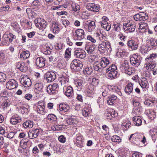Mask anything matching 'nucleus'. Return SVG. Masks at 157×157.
<instances>
[{"instance_id":"nucleus-30","label":"nucleus","mask_w":157,"mask_h":157,"mask_svg":"<svg viewBox=\"0 0 157 157\" xmlns=\"http://www.w3.org/2000/svg\"><path fill=\"white\" fill-rule=\"evenodd\" d=\"M139 84L142 88H145L147 86L148 81L145 78H142L140 79Z\"/></svg>"},{"instance_id":"nucleus-16","label":"nucleus","mask_w":157,"mask_h":157,"mask_svg":"<svg viewBox=\"0 0 157 157\" xmlns=\"http://www.w3.org/2000/svg\"><path fill=\"white\" fill-rule=\"evenodd\" d=\"M84 28L89 32H91L95 28V24L93 21H91L88 24H85Z\"/></svg>"},{"instance_id":"nucleus-19","label":"nucleus","mask_w":157,"mask_h":157,"mask_svg":"<svg viewBox=\"0 0 157 157\" xmlns=\"http://www.w3.org/2000/svg\"><path fill=\"white\" fill-rule=\"evenodd\" d=\"M67 123L70 125H75L78 122V119L74 116H71L66 121Z\"/></svg>"},{"instance_id":"nucleus-20","label":"nucleus","mask_w":157,"mask_h":157,"mask_svg":"<svg viewBox=\"0 0 157 157\" xmlns=\"http://www.w3.org/2000/svg\"><path fill=\"white\" fill-rule=\"evenodd\" d=\"M69 76L65 74L60 77L59 80L62 85H65L69 82Z\"/></svg>"},{"instance_id":"nucleus-58","label":"nucleus","mask_w":157,"mask_h":157,"mask_svg":"<svg viewBox=\"0 0 157 157\" xmlns=\"http://www.w3.org/2000/svg\"><path fill=\"white\" fill-rule=\"evenodd\" d=\"M82 112L83 115L86 117H87L90 113L89 109L85 108L83 109Z\"/></svg>"},{"instance_id":"nucleus-28","label":"nucleus","mask_w":157,"mask_h":157,"mask_svg":"<svg viewBox=\"0 0 157 157\" xmlns=\"http://www.w3.org/2000/svg\"><path fill=\"white\" fill-rule=\"evenodd\" d=\"M134 124L137 126H139L142 124L141 118L138 116H136L133 117L132 119Z\"/></svg>"},{"instance_id":"nucleus-35","label":"nucleus","mask_w":157,"mask_h":157,"mask_svg":"<svg viewBox=\"0 0 157 157\" xmlns=\"http://www.w3.org/2000/svg\"><path fill=\"white\" fill-rule=\"evenodd\" d=\"M22 125L23 127L25 128H31L33 126V121L29 120L24 122Z\"/></svg>"},{"instance_id":"nucleus-59","label":"nucleus","mask_w":157,"mask_h":157,"mask_svg":"<svg viewBox=\"0 0 157 157\" xmlns=\"http://www.w3.org/2000/svg\"><path fill=\"white\" fill-rule=\"evenodd\" d=\"M99 80L98 79L96 78H92L91 84L94 86H96L99 83Z\"/></svg>"},{"instance_id":"nucleus-42","label":"nucleus","mask_w":157,"mask_h":157,"mask_svg":"<svg viewBox=\"0 0 157 157\" xmlns=\"http://www.w3.org/2000/svg\"><path fill=\"white\" fill-rule=\"evenodd\" d=\"M31 131H33L32 132L35 135L36 138L38 137L39 135H40L42 132V130L40 128L33 129L31 130Z\"/></svg>"},{"instance_id":"nucleus-54","label":"nucleus","mask_w":157,"mask_h":157,"mask_svg":"<svg viewBox=\"0 0 157 157\" xmlns=\"http://www.w3.org/2000/svg\"><path fill=\"white\" fill-rule=\"evenodd\" d=\"M3 36H5L6 37L7 36V37L8 38L9 36L10 37V38L9 39V40L10 42H12L13 39H15L16 38L15 36L13 35V34L10 33L8 35H7L6 34H4Z\"/></svg>"},{"instance_id":"nucleus-34","label":"nucleus","mask_w":157,"mask_h":157,"mask_svg":"<svg viewBox=\"0 0 157 157\" xmlns=\"http://www.w3.org/2000/svg\"><path fill=\"white\" fill-rule=\"evenodd\" d=\"M150 134L154 142H155L157 137V129H154L150 131Z\"/></svg>"},{"instance_id":"nucleus-23","label":"nucleus","mask_w":157,"mask_h":157,"mask_svg":"<svg viewBox=\"0 0 157 157\" xmlns=\"http://www.w3.org/2000/svg\"><path fill=\"white\" fill-rule=\"evenodd\" d=\"M21 121V119L20 117L13 116L10 119V122L12 124L15 125Z\"/></svg>"},{"instance_id":"nucleus-47","label":"nucleus","mask_w":157,"mask_h":157,"mask_svg":"<svg viewBox=\"0 0 157 157\" xmlns=\"http://www.w3.org/2000/svg\"><path fill=\"white\" fill-rule=\"evenodd\" d=\"M40 21L38 22V24L40 28L42 27V28H45L46 27V21L43 18H40Z\"/></svg>"},{"instance_id":"nucleus-43","label":"nucleus","mask_w":157,"mask_h":157,"mask_svg":"<svg viewBox=\"0 0 157 157\" xmlns=\"http://www.w3.org/2000/svg\"><path fill=\"white\" fill-rule=\"evenodd\" d=\"M53 25H54L53 29V33H58L59 31V25L56 22H53L52 23Z\"/></svg>"},{"instance_id":"nucleus-27","label":"nucleus","mask_w":157,"mask_h":157,"mask_svg":"<svg viewBox=\"0 0 157 157\" xmlns=\"http://www.w3.org/2000/svg\"><path fill=\"white\" fill-rule=\"evenodd\" d=\"M145 64V67L147 70H148L149 68L153 69L155 67V61H150L149 62H146Z\"/></svg>"},{"instance_id":"nucleus-24","label":"nucleus","mask_w":157,"mask_h":157,"mask_svg":"<svg viewBox=\"0 0 157 157\" xmlns=\"http://www.w3.org/2000/svg\"><path fill=\"white\" fill-rule=\"evenodd\" d=\"M20 52L21 54L20 57L21 59H26L28 58L30 56V52L28 51L21 50Z\"/></svg>"},{"instance_id":"nucleus-14","label":"nucleus","mask_w":157,"mask_h":157,"mask_svg":"<svg viewBox=\"0 0 157 157\" xmlns=\"http://www.w3.org/2000/svg\"><path fill=\"white\" fill-rule=\"evenodd\" d=\"M88 10L90 11L98 12L100 8L99 5L94 3H89L86 6Z\"/></svg>"},{"instance_id":"nucleus-38","label":"nucleus","mask_w":157,"mask_h":157,"mask_svg":"<svg viewBox=\"0 0 157 157\" xmlns=\"http://www.w3.org/2000/svg\"><path fill=\"white\" fill-rule=\"evenodd\" d=\"M52 129L54 131H60L63 128V125L61 124H55L52 127Z\"/></svg>"},{"instance_id":"nucleus-2","label":"nucleus","mask_w":157,"mask_h":157,"mask_svg":"<svg viewBox=\"0 0 157 157\" xmlns=\"http://www.w3.org/2000/svg\"><path fill=\"white\" fill-rule=\"evenodd\" d=\"M132 102L134 107L132 112V114L136 115V116L140 115L142 111V108L140 103L135 99L132 100Z\"/></svg>"},{"instance_id":"nucleus-46","label":"nucleus","mask_w":157,"mask_h":157,"mask_svg":"<svg viewBox=\"0 0 157 157\" xmlns=\"http://www.w3.org/2000/svg\"><path fill=\"white\" fill-rule=\"evenodd\" d=\"M117 70L111 72L108 74V76L109 78L113 79L116 77L117 74Z\"/></svg>"},{"instance_id":"nucleus-63","label":"nucleus","mask_w":157,"mask_h":157,"mask_svg":"<svg viewBox=\"0 0 157 157\" xmlns=\"http://www.w3.org/2000/svg\"><path fill=\"white\" fill-rule=\"evenodd\" d=\"M142 154L140 152L136 151L132 154V157H142Z\"/></svg>"},{"instance_id":"nucleus-4","label":"nucleus","mask_w":157,"mask_h":157,"mask_svg":"<svg viewBox=\"0 0 157 157\" xmlns=\"http://www.w3.org/2000/svg\"><path fill=\"white\" fill-rule=\"evenodd\" d=\"M82 67L83 64L82 63L77 59L73 60L70 64V67L71 69L75 71H80Z\"/></svg>"},{"instance_id":"nucleus-10","label":"nucleus","mask_w":157,"mask_h":157,"mask_svg":"<svg viewBox=\"0 0 157 157\" xmlns=\"http://www.w3.org/2000/svg\"><path fill=\"white\" fill-rule=\"evenodd\" d=\"M44 77L48 82H50L53 81L56 78L55 73L52 71H48L44 75Z\"/></svg>"},{"instance_id":"nucleus-37","label":"nucleus","mask_w":157,"mask_h":157,"mask_svg":"<svg viewBox=\"0 0 157 157\" xmlns=\"http://www.w3.org/2000/svg\"><path fill=\"white\" fill-rule=\"evenodd\" d=\"M85 48L87 52L90 54H93L94 50V47L93 46L86 45Z\"/></svg>"},{"instance_id":"nucleus-8","label":"nucleus","mask_w":157,"mask_h":157,"mask_svg":"<svg viewBox=\"0 0 157 157\" xmlns=\"http://www.w3.org/2000/svg\"><path fill=\"white\" fill-rule=\"evenodd\" d=\"M74 39L78 40H81L84 38L85 33L83 29H76L74 33Z\"/></svg>"},{"instance_id":"nucleus-36","label":"nucleus","mask_w":157,"mask_h":157,"mask_svg":"<svg viewBox=\"0 0 157 157\" xmlns=\"http://www.w3.org/2000/svg\"><path fill=\"white\" fill-rule=\"evenodd\" d=\"M101 44L104 45V47L107 51L111 48L110 43L107 39H103Z\"/></svg>"},{"instance_id":"nucleus-7","label":"nucleus","mask_w":157,"mask_h":157,"mask_svg":"<svg viewBox=\"0 0 157 157\" xmlns=\"http://www.w3.org/2000/svg\"><path fill=\"white\" fill-rule=\"evenodd\" d=\"M134 19L137 21H144L148 18V15L144 12H140L133 16Z\"/></svg>"},{"instance_id":"nucleus-13","label":"nucleus","mask_w":157,"mask_h":157,"mask_svg":"<svg viewBox=\"0 0 157 157\" xmlns=\"http://www.w3.org/2000/svg\"><path fill=\"white\" fill-rule=\"evenodd\" d=\"M20 82L21 83L26 87H29L32 85L30 79L27 75L22 77Z\"/></svg>"},{"instance_id":"nucleus-15","label":"nucleus","mask_w":157,"mask_h":157,"mask_svg":"<svg viewBox=\"0 0 157 157\" xmlns=\"http://www.w3.org/2000/svg\"><path fill=\"white\" fill-rule=\"evenodd\" d=\"M46 59L43 57H40L37 58L36 61V64L37 67L39 68H42L45 65V61Z\"/></svg>"},{"instance_id":"nucleus-17","label":"nucleus","mask_w":157,"mask_h":157,"mask_svg":"<svg viewBox=\"0 0 157 157\" xmlns=\"http://www.w3.org/2000/svg\"><path fill=\"white\" fill-rule=\"evenodd\" d=\"M127 45L128 48L132 50H136L138 47V43L132 40H131L128 41Z\"/></svg>"},{"instance_id":"nucleus-41","label":"nucleus","mask_w":157,"mask_h":157,"mask_svg":"<svg viewBox=\"0 0 157 157\" xmlns=\"http://www.w3.org/2000/svg\"><path fill=\"white\" fill-rule=\"evenodd\" d=\"M157 57L156 53H152L149 56H147L145 59L146 61L149 62L150 61H153V60Z\"/></svg>"},{"instance_id":"nucleus-21","label":"nucleus","mask_w":157,"mask_h":157,"mask_svg":"<svg viewBox=\"0 0 157 157\" xmlns=\"http://www.w3.org/2000/svg\"><path fill=\"white\" fill-rule=\"evenodd\" d=\"M59 109L61 112L60 113H63L68 111L70 109V107L66 104H61L59 106Z\"/></svg>"},{"instance_id":"nucleus-56","label":"nucleus","mask_w":157,"mask_h":157,"mask_svg":"<svg viewBox=\"0 0 157 157\" xmlns=\"http://www.w3.org/2000/svg\"><path fill=\"white\" fill-rule=\"evenodd\" d=\"M98 50L100 52L102 53L105 52L107 51L104 47V45L101 43L99 44L98 46Z\"/></svg>"},{"instance_id":"nucleus-5","label":"nucleus","mask_w":157,"mask_h":157,"mask_svg":"<svg viewBox=\"0 0 157 157\" xmlns=\"http://www.w3.org/2000/svg\"><path fill=\"white\" fill-rule=\"evenodd\" d=\"M59 88V85L57 83L49 85L47 87V91L50 95L55 94H57Z\"/></svg>"},{"instance_id":"nucleus-22","label":"nucleus","mask_w":157,"mask_h":157,"mask_svg":"<svg viewBox=\"0 0 157 157\" xmlns=\"http://www.w3.org/2000/svg\"><path fill=\"white\" fill-rule=\"evenodd\" d=\"M133 84L132 83L130 82L128 83L126 86L124 91L125 92L129 94L132 93L133 91Z\"/></svg>"},{"instance_id":"nucleus-64","label":"nucleus","mask_w":157,"mask_h":157,"mask_svg":"<svg viewBox=\"0 0 157 157\" xmlns=\"http://www.w3.org/2000/svg\"><path fill=\"white\" fill-rule=\"evenodd\" d=\"M31 130H30L28 133V135L30 139H33L36 138L35 135L33 133Z\"/></svg>"},{"instance_id":"nucleus-29","label":"nucleus","mask_w":157,"mask_h":157,"mask_svg":"<svg viewBox=\"0 0 157 157\" xmlns=\"http://www.w3.org/2000/svg\"><path fill=\"white\" fill-rule=\"evenodd\" d=\"M94 68L95 71L99 72H101L103 71V68L100 63H98L97 62H95L94 64Z\"/></svg>"},{"instance_id":"nucleus-26","label":"nucleus","mask_w":157,"mask_h":157,"mask_svg":"<svg viewBox=\"0 0 157 157\" xmlns=\"http://www.w3.org/2000/svg\"><path fill=\"white\" fill-rule=\"evenodd\" d=\"M147 44L152 47L157 46V40L153 38H150L147 40Z\"/></svg>"},{"instance_id":"nucleus-49","label":"nucleus","mask_w":157,"mask_h":157,"mask_svg":"<svg viewBox=\"0 0 157 157\" xmlns=\"http://www.w3.org/2000/svg\"><path fill=\"white\" fill-rule=\"evenodd\" d=\"M75 84L78 88V90H80L83 87V86L82 85V81L80 80H78L75 82Z\"/></svg>"},{"instance_id":"nucleus-9","label":"nucleus","mask_w":157,"mask_h":157,"mask_svg":"<svg viewBox=\"0 0 157 157\" xmlns=\"http://www.w3.org/2000/svg\"><path fill=\"white\" fill-rule=\"evenodd\" d=\"M131 63L133 66H138L141 61V57L139 55H133L130 58Z\"/></svg>"},{"instance_id":"nucleus-31","label":"nucleus","mask_w":157,"mask_h":157,"mask_svg":"<svg viewBox=\"0 0 157 157\" xmlns=\"http://www.w3.org/2000/svg\"><path fill=\"white\" fill-rule=\"evenodd\" d=\"M112 91L117 94L119 96H121L122 94L121 91V87L120 86H111Z\"/></svg>"},{"instance_id":"nucleus-32","label":"nucleus","mask_w":157,"mask_h":157,"mask_svg":"<svg viewBox=\"0 0 157 157\" xmlns=\"http://www.w3.org/2000/svg\"><path fill=\"white\" fill-rule=\"evenodd\" d=\"M102 67L103 68L106 67L109 63V61L106 58L102 57L100 62Z\"/></svg>"},{"instance_id":"nucleus-60","label":"nucleus","mask_w":157,"mask_h":157,"mask_svg":"<svg viewBox=\"0 0 157 157\" xmlns=\"http://www.w3.org/2000/svg\"><path fill=\"white\" fill-rule=\"evenodd\" d=\"M71 49L68 48H67L65 52V57L69 58L71 56Z\"/></svg>"},{"instance_id":"nucleus-25","label":"nucleus","mask_w":157,"mask_h":157,"mask_svg":"<svg viewBox=\"0 0 157 157\" xmlns=\"http://www.w3.org/2000/svg\"><path fill=\"white\" fill-rule=\"evenodd\" d=\"M45 106L44 103L42 102H39L37 105V111L40 113H42L44 112Z\"/></svg>"},{"instance_id":"nucleus-44","label":"nucleus","mask_w":157,"mask_h":157,"mask_svg":"<svg viewBox=\"0 0 157 157\" xmlns=\"http://www.w3.org/2000/svg\"><path fill=\"white\" fill-rule=\"evenodd\" d=\"M71 7L73 11L76 12L77 13L80 11V6L78 4L72 3L71 5Z\"/></svg>"},{"instance_id":"nucleus-6","label":"nucleus","mask_w":157,"mask_h":157,"mask_svg":"<svg viewBox=\"0 0 157 157\" xmlns=\"http://www.w3.org/2000/svg\"><path fill=\"white\" fill-rule=\"evenodd\" d=\"M136 26V24L134 22L130 21L128 23H124L123 28L125 31L131 33L135 31Z\"/></svg>"},{"instance_id":"nucleus-39","label":"nucleus","mask_w":157,"mask_h":157,"mask_svg":"<svg viewBox=\"0 0 157 157\" xmlns=\"http://www.w3.org/2000/svg\"><path fill=\"white\" fill-rule=\"evenodd\" d=\"M48 120L52 122H56L57 121V117L53 114H49L47 117Z\"/></svg>"},{"instance_id":"nucleus-51","label":"nucleus","mask_w":157,"mask_h":157,"mask_svg":"<svg viewBox=\"0 0 157 157\" xmlns=\"http://www.w3.org/2000/svg\"><path fill=\"white\" fill-rule=\"evenodd\" d=\"M111 140L113 142L119 143L121 142V140L118 136L114 135L111 138Z\"/></svg>"},{"instance_id":"nucleus-55","label":"nucleus","mask_w":157,"mask_h":157,"mask_svg":"<svg viewBox=\"0 0 157 157\" xmlns=\"http://www.w3.org/2000/svg\"><path fill=\"white\" fill-rule=\"evenodd\" d=\"M86 92L88 96L90 97H93L94 93V90L88 88L86 89Z\"/></svg>"},{"instance_id":"nucleus-3","label":"nucleus","mask_w":157,"mask_h":157,"mask_svg":"<svg viewBox=\"0 0 157 157\" xmlns=\"http://www.w3.org/2000/svg\"><path fill=\"white\" fill-rule=\"evenodd\" d=\"M120 68L123 72L124 73L129 75L133 74L135 72L134 69L129 67L128 63H123L120 66Z\"/></svg>"},{"instance_id":"nucleus-11","label":"nucleus","mask_w":157,"mask_h":157,"mask_svg":"<svg viewBox=\"0 0 157 157\" xmlns=\"http://www.w3.org/2000/svg\"><path fill=\"white\" fill-rule=\"evenodd\" d=\"M17 82L14 79H10L7 82L6 86L7 88L12 90L17 88L18 86Z\"/></svg>"},{"instance_id":"nucleus-52","label":"nucleus","mask_w":157,"mask_h":157,"mask_svg":"<svg viewBox=\"0 0 157 157\" xmlns=\"http://www.w3.org/2000/svg\"><path fill=\"white\" fill-rule=\"evenodd\" d=\"M95 35L96 37H98L99 40L101 41H102L103 39H107L105 36L101 33H97L95 34Z\"/></svg>"},{"instance_id":"nucleus-61","label":"nucleus","mask_w":157,"mask_h":157,"mask_svg":"<svg viewBox=\"0 0 157 157\" xmlns=\"http://www.w3.org/2000/svg\"><path fill=\"white\" fill-rule=\"evenodd\" d=\"M58 140L61 143H64L66 142V139L63 135H61L58 137Z\"/></svg>"},{"instance_id":"nucleus-12","label":"nucleus","mask_w":157,"mask_h":157,"mask_svg":"<svg viewBox=\"0 0 157 157\" xmlns=\"http://www.w3.org/2000/svg\"><path fill=\"white\" fill-rule=\"evenodd\" d=\"M63 90L65 95L67 97L71 98L73 96L74 91L71 86H64Z\"/></svg>"},{"instance_id":"nucleus-50","label":"nucleus","mask_w":157,"mask_h":157,"mask_svg":"<svg viewBox=\"0 0 157 157\" xmlns=\"http://www.w3.org/2000/svg\"><path fill=\"white\" fill-rule=\"evenodd\" d=\"M117 70L116 66L115 65L112 64L111 66L109 67L106 70V73H110L115 70Z\"/></svg>"},{"instance_id":"nucleus-40","label":"nucleus","mask_w":157,"mask_h":157,"mask_svg":"<svg viewBox=\"0 0 157 157\" xmlns=\"http://www.w3.org/2000/svg\"><path fill=\"white\" fill-rule=\"evenodd\" d=\"M93 71V69L90 66L87 67L83 71V72L85 74H87L89 75H91Z\"/></svg>"},{"instance_id":"nucleus-33","label":"nucleus","mask_w":157,"mask_h":157,"mask_svg":"<svg viewBox=\"0 0 157 157\" xmlns=\"http://www.w3.org/2000/svg\"><path fill=\"white\" fill-rule=\"evenodd\" d=\"M117 97L115 95L109 96L107 99L108 103L109 105H113L115 102V101Z\"/></svg>"},{"instance_id":"nucleus-62","label":"nucleus","mask_w":157,"mask_h":157,"mask_svg":"<svg viewBox=\"0 0 157 157\" xmlns=\"http://www.w3.org/2000/svg\"><path fill=\"white\" fill-rule=\"evenodd\" d=\"M46 47V50L44 51V53L46 55H49L52 51V49H51L49 47Z\"/></svg>"},{"instance_id":"nucleus-1","label":"nucleus","mask_w":157,"mask_h":157,"mask_svg":"<svg viewBox=\"0 0 157 157\" xmlns=\"http://www.w3.org/2000/svg\"><path fill=\"white\" fill-rule=\"evenodd\" d=\"M132 138V142L136 145L139 144L141 142L143 144H144L146 141L145 136L139 134H132L129 138V140H130Z\"/></svg>"},{"instance_id":"nucleus-45","label":"nucleus","mask_w":157,"mask_h":157,"mask_svg":"<svg viewBox=\"0 0 157 157\" xmlns=\"http://www.w3.org/2000/svg\"><path fill=\"white\" fill-rule=\"evenodd\" d=\"M148 28V25L146 23H141L139 24V28L142 30H143V32H145Z\"/></svg>"},{"instance_id":"nucleus-48","label":"nucleus","mask_w":157,"mask_h":157,"mask_svg":"<svg viewBox=\"0 0 157 157\" xmlns=\"http://www.w3.org/2000/svg\"><path fill=\"white\" fill-rule=\"evenodd\" d=\"M149 50V48L147 46L144 44L141 46L140 48V51L142 54L146 53Z\"/></svg>"},{"instance_id":"nucleus-18","label":"nucleus","mask_w":157,"mask_h":157,"mask_svg":"<svg viewBox=\"0 0 157 157\" xmlns=\"http://www.w3.org/2000/svg\"><path fill=\"white\" fill-rule=\"evenodd\" d=\"M75 55L77 58H84L86 56V52L82 50H76L75 51Z\"/></svg>"},{"instance_id":"nucleus-57","label":"nucleus","mask_w":157,"mask_h":157,"mask_svg":"<svg viewBox=\"0 0 157 157\" xmlns=\"http://www.w3.org/2000/svg\"><path fill=\"white\" fill-rule=\"evenodd\" d=\"M157 102L156 101L153 99L147 100L145 101L144 103L148 105H151V104L155 103Z\"/></svg>"},{"instance_id":"nucleus-53","label":"nucleus","mask_w":157,"mask_h":157,"mask_svg":"<svg viewBox=\"0 0 157 157\" xmlns=\"http://www.w3.org/2000/svg\"><path fill=\"white\" fill-rule=\"evenodd\" d=\"M6 78V75L2 72H0V82H5Z\"/></svg>"}]
</instances>
